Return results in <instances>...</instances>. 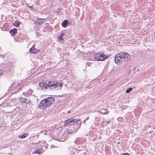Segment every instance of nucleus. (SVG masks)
Segmentation results:
<instances>
[{
  "instance_id": "obj_1",
  "label": "nucleus",
  "mask_w": 155,
  "mask_h": 155,
  "mask_svg": "<svg viewBox=\"0 0 155 155\" xmlns=\"http://www.w3.org/2000/svg\"><path fill=\"white\" fill-rule=\"evenodd\" d=\"M130 55L127 52H120L115 55L114 60L117 64H122L123 62L129 60Z\"/></svg>"
},
{
  "instance_id": "obj_2",
  "label": "nucleus",
  "mask_w": 155,
  "mask_h": 155,
  "mask_svg": "<svg viewBox=\"0 0 155 155\" xmlns=\"http://www.w3.org/2000/svg\"><path fill=\"white\" fill-rule=\"evenodd\" d=\"M80 121L79 120H77L73 119L72 118H70L67 119L64 121V126H66L68 124L69 125H72L74 124H77L78 126L74 125L73 126V128L71 127V132L70 133H73L76 132L77 130L79 129L80 124H80Z\"/></svg>"
},
{
  "instance_id": "obj_3",
  "label": "nucleus",
  "mask_w": 155,
  "mask_h": 155,
  "mask_svg": "<svg viewBox=\"0 0 155 155\" xmlns=\"http://www.w3.org/2000/svg\"><path fill=\"white\" fill-rule=\"evenodd\" d=\"M58 83L53 81H49L47 84L43 83H40L39 86L40 88L46 91L48 88L50 90H54L58 87Z\"/></svg>"
},
{
  "instance_id": "obj_4",
  "label": "nucleus",
  "mask_w": 155,
  "mask_h": 155,
  "mask_svg": "<svg viewBox=\"0 0 155 155\" xmlns=\"http://www.w3.org/2000/svg\"><path fill=\"white\" fill-rule=\"evenodd\" d=\"M55 98L53 97H49L42 100L39 103V107L42 109L46 108L52 104Z\"/></svg>"
},
{
  "instance_id": "obj_5",
  "label": "nucleus",
  "mask_w": 155,
  "mask_h": 155,
  "mask_svg": "<svg viewBox=\"0 0 155 155\" xmlns=\"http://www.w3.org/2000/svg\"><path fill=\"white\" fill-rule=\"evenodd\" d=\"M108 56H105V54H103L97 53L95 55V58L97 61H103L108 58Z\"/></svg>"
},
{
  "instance_id": "obj_6",
  "label": "nucleus",
  "mask_w": 155,
  "mask_h": 155,
  "mask_svg": "<svg viewBox=\"0 0 155 155\" xmlns=\"http://www.w3.org/2000/svg\"><path fill=\"white\" fill-rule=\"evenodd\" d=\"M19 85L20 84L18 83L15 82H13L11 85L10 88H12L11 89L12 90H13V88L15 89V92L17 93L21 90V87H20Z\"/></svg>"
},
{
  "instance_id": "obj_7",
  "label": "nucleus",
  "mask_w": 155,
  "mask_h": 155,
  "mask_svg": "<svg viewBox=\"0 0 155 155\" xmlns=\"http://www.w3.org/2000/svg\"><path fill=\"white\" fill-rule=\"evenodd\" d=\"M45 20V19L38 18L35 20V23L38 26L40 25L43 23Z\"/></svg>"
},
{
  "instance_id": "obj_8",
  "label": "nucleus",
  "mask_w": 155,
  "mask_h": 155,
  "mask_svg": "<svg viewBox=\"0 0 155 155\" xmlns=\"http://www.w3.org/2000/svg\"><path fill=\"white\" fill-rule=\"evenodd\" d=\"M34 45H33L30 49L29 51L32 54H35L39 52V50L35 48L34 47Z\"/></svg>"
},
{
  "instance_id": "obj_9",
  "label": "nucleus",
  "mask_w": 155,
  "mask_h": 155,
  "mask_svg": "<svg viewBox=\"0 0 155 155\" xmlns=\"http://www.w3.org/2000/svg\"><path fill=\"white\" fill-rule=\"evenodd\" d=\"M20 100L22 102L24 103L26 105L29 104L30 103V100H28L27 98L24 97H21Z\"/></svg>"
},
{
  "instance_id": "obj_10",
  "label": "nucleus",
  "mask_w": 155,
  "mask_h": 155,
  "mask_svg": "<svg viewBox=\"0 0 155 155\" xmlns=\"http://www.w3.org/2000/svg\"><path fill=\"white\" fill-rule=\"evenodd\" d=\"M104 120L103 121V122L101 124V126L102 127H104V126H107V125H108L109 123L110 122V120H104V119L103 118Z\"/></svg>"
},
{
  "instance_id": "obj_11",
  "label": "nucleus",
  "mask_w": 155,
  "mask_h": 155,
  "mask_svg": "<svg viewBox=\"0 0 155 155\" xmlns=\"http://www.w3.org/2000/svg\"><path fill=\"white\" fill-rule=\"evenodd\" d=\"M17 29L16 28H14L11 30L9 32L12 36H14L17 33Z\"/></svg>"
},
{
  "instance_id": "obj_12",
  "label": "nucleus",
  "mask_w": 155,
  "mask_h": 155,
  "mask_svg": "<svg viewBox=\"0 0 155 155\" xmlns=\"http://www.w3.org/2000/svg\"><path fill=\"white\" fill-rule=\"evenodd\" d=\"M84 140L85 139L84 138L82 139L81 138H79L76 140V141H74V142L80 144L84 142Z\"/></svg>"
},
{
  "instance_id": "obj_13",
  "label": "nucleus",
  "mask_w": 155,
  "mask_h": 155,
  "mask_svg": "<svg viewBox=\"0 0 155 155\" xmlns=\"http://www.w3.org/2000/svg\"><path fill=\"white\" fill-rule=\"evenodd\" d=\"M68 21L67 20H65L63 21L62 23V25L64 28H66L68 25Z\"/></svg>"
},
{
  "instance_id": "obj_14",
  "label": "nucleus",
  "mask_w": 155,
  "mask_h": 155,
  "mask_svg": "<svg viewBox=\"0 0 155 155\" xmlns=\"http://www.w3.org/2000/svg\"><path fill=\"white\" fill-rule=\"evenodd\" d=\"M41 151V149H38L36 150H35L33 153H39Z\"/></svg>"
},
{
  "instance_id": "obj_15",
  "label": "nucleus",
  "mask_w": 155,
  "mask_h": 155,
  "mask_svg": "<svg viewBox=\"0 0 155 155\" xmlns=\"http://www.w3.org/2000/svg\"><path fill=\"white\" fill-rule=\"evenodd\" d=\"M21 22L18 21H16L13 24V25L17 27H18L20 25Z\"/></svg>"
},
{
  "instance_id": "obj_16",
  "label": "nucleus",
  "mask_w": 155,
  "mask_h": 155,
  "mask_svg": "<svg viewBox=\"0 0 155 155\" xmlns=\"http://www.w3.org/2000/svg\"><path fill=\"white\" fill-rule=\"evenodd\" d=\"M28 135V133H25L24 134L20 136L19 137L22 138H24L27 137Z\"/></svg>"
},
{
  "instance_id": "obj_17",
  "label": "nucleus",
  "mask_w": 155,
  "mask_h": 155,
  "mask_svg": "<svg viewBox=\"0 0 155 155\" xmlns=\"http://www.w3.org/2000/svg\"><path fill=\"white\" fill-rule=\"evenodd\" d=\"M132 89L133 88L132 87L128 88L126 90V93H129L132 91Z\"/></svg>"
},
{
  "instance_id": "obj_18",
  "label": "nucleus",
  "mask_w": 155,
  "mask_h": 155,
  "mask_svg": "<svg viewBox=\"0 0 155 155\" xmlns=\"http://www.w3.org/2000/svg\"><path fill=\"white\" fill-rule=\"evenodd\" d=\"M7 25L8 24H6L3 25V27H2V30L4 31L6 30V27L7 26Z\"/></svg>"
},
{
  "instance_id": "obj_19",
  "label": "nucleus",
  "mask_w": 155,
  "mask_h": 155,
  "mask_svg": "<svg viewBox=\"0 0 155 155\" xmlns=\"http://www.w3.org/2000/svg\"><path fill=\"white\" fill-rule=\"evenodd\" d=\"M3 71V68L0 65V76L2 74Z\"/></svg>"
},
{
  "instance_id": "obj_20",
  "label": "nucleus",
  "mask_w": 155,
  "mask_h": 155,
  "mask_svg": "<svg viewBox=\"0 0 155 155\" xmlns=\"http://www.w3.org/2000/svg\"><path fill=\"white\" fill-rule=\"evenodd\" d=\"M64 35V33H62V35H60L59 37H58V38L59 39L61 40H63V35Z\"/></svg>"
},
{
  "instance_id": "obj_21",
  "label": "nucleus",
  "mask_w": 155,
  "mask_h": 155,
  "mask_svg": "<svg viewBox=\"0 0 155 155\" xmlns=\"http://www.w3.org/2000/svg\"><path fill=\"white\" fill-rule=\"evenodd\" d=\"M20 36V34H18L17 36H16V38H15V40L17 41V42H18L19 41V39H17V38H20L19 37Z\"/></svg>"
},
{
  "instance_id": "obj_22",
  "label": "nucleus",
  "mask_w": 155,
  "mask_h": 155,
  "mask_svg": "<svg viewBox=\"0 0 155 155\" xmlns=\"http://www.w3.org/2000/svg\"><path fill=\"white\" fill-rule=\"evenodd\" d=\"M58 85L60 87H61L62 86V83H59Z\"/></svg>"
},
{
  "instance_id": "obj_23",
  "label": "nucleus",
  "mask_w": 155,
  "mask_h": 155,
  "mask_svg": "<svg viewBox=\"0 0 155 155\" xmlns=\"http://www.w3.org/2000/svg\"><path fill=\"white\" fill-rule=\"evenodd\" d=\"M28 7L31 10H33V8L32 7L28 6Z\"/></svg>"
},
{
  "instance_id": "obj_24",
  "label": "nucleus",
  "mask_w": 155,
  "mask_h": 155,
  "mask_svg": "<svg viewBox=\"0 0 155 155\" xmlns=\"http://www.w3.org/2000/svg\"><path fill=\"white\" fill-rule=\"evenodd\" d=\"M122 155H130V154L129 153H126L123 154Z\"/></svg>"
},
{
  "instance_id": "obj_25",
  "label": "nucleus",
  "mask_w": 155,
  "mask_h": 155,
  "mask_svg": "<svg viewBox=\"0 0 155 155\" xmlns=\"http://www.w3.org/2000/svg\"><path fill=\"white\" fill-rule=\"evenodd\" d=\"M9 64H10V65L11 66H12V63H9Z\"/></svg>"
},
{
  "instance_id": "obj_26",
  "label": "nucleus",
  "mask_w": 155,
  "mask_h": 155,
  "mask_svg": "<svg viewBox=\"0 0 155 155\" xmlns=\"http://www.w3.org/2000/svg\"><path fill=\"white\" fill-rule=\"evenodd\" d=\"M70 111H68V113H70Z\"/></svg>"
},
{
  "instance_id": "obj_27",
  "label": "nucleus",
  "mask_w": 155,
  "mask_h": 155,
  "mask_svg": "<svg viewBox=\"0 0 155 155\" xmlns=\"http://www.w3.org/2000/svg\"><path fill=\"white\" fill-rule=\"evenodd\" d=\"M118 143H119V142H118Z\"/></svg>"
}]
</instances>
